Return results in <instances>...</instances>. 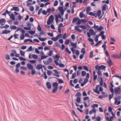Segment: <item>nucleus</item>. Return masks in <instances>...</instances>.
<instances>
[{
	"instance_id": "nucleus-34",
	"label": "nucleus",
	"mask_w": 121,
	"mask_h": 121,
	"mask_svg": "<svg viewBox=\"0 0 121 121\" xmlns=\"http://www.w3.org/2000/svg\"><path fill=\"white\" fill-rule=\"evenodd\" d=\"M108 96V95L107 93H106L104 95H101L99 96L98 97L101 99H102L103 98H105L106 97H107Z\"/></svg>"
},
{
	"instance_id": "nucleus-41",
	"label": "nucleus",
	"mask_w": 121,
	"mask_h": 121,
	"mask_svg": "<svg viewBox=\"0 0 121 121\" xmlns=\"http://www.w3.org/2000/svg\"><path fill=\"white\" fill-rule=\"evenodd\" d=\"M56 65L57 66L58 65L60 68H63L65 66V65L62 63H59Z\"/></svg>"
},
{
	"instance_id": "nucleus-39",
	"label": "nucleus",
	"mask_w": 121,
	"mask_h": 121,
	"mask_svg": "<svg viewBox=\"0 0 121 121\" xmlns=\"http://www.w3.org/2000/svg\"><path fill=\"white\" fill-rule=\"evenodd\" d=\"M59 83H65V82L62 79H60L59 78L57 79Z\"/></svg>"
},
{
	"instance_id": "nucleus-8",
	"label": "nucleus",
	"mask_w": 121,
	"mask_h": 121,
	"mask_svg": "<svg viewBox=\"0 0 121 121\" xmlns=\"http://www.w3.org/2000/svg\"><path fill=\"white\" fill-rule=\"evenodd\" d=\"M114 92L116 95H119L121 92V89L120 86L116 87L114 89Z\"/></svg>"
},
{
	"instance_id": "nucleus-59",
	"label": "nucleus",
	"mask_w": 121,
	"mask_h": 121,
	"mask_svg": "<svg viewBox=\"0 0 121 121\" xmlns=\"http://www.w3.org/2000/svg\"><path fill=\"white\" fill-rule=\"evenodd\" d=\"M76 76V72H75L74 73L72 74V76L71 79H74Z\"/></svg>"
},
{
	"instance_id": "nucleus-50",
	"label": "nucleus",
	"mask_w": 121,
	"mask_h": 121,
	"mask_svg": "<svg viewBox=\"0 0 121 121\" xmlns=\"http://www.w3.org/2000/svg\"><path fill=\"white\" fill-rule=\"evenodd\" d=\"M59 58H58L55 59V60H54V62L56 65H57V64L58 65V64L59 63L58 61L59 60Z\"/></svg>"
},
{
	"instance_id": "nucleus-21",
	"label": "nucleus",
	"mask_w": 121,
	"mask_h": 121,
	"mask_svg": "<svg viewBox=\"0 0 121 121\" xmlns=\"http://www.w3.org/2000/svg\"><path fill=\"white\" fill-rule=\"evenodd\" d=\"M9 26L7 24L5 25L4 26H0V29H2L4 28L5 29H7L9 28Z\"/></svg>"
},
{
	"instance_id": "nucleus-51",
	"label": "nucleus",
	"mask_w": 121,
	"mask_h": 121,
	"mask_svg": "<svg viewBox=\"0 0 121 121\" xmlns=\"http://www.w3.org/2000/svg\"><path fill=\"white\" fill-rule=\"evenodd\" d=\"M47 74L49 76H50L51 75L52 73V72L50 70H47Z\"/></svg>"
},
{
	"instance_id": "nucleus-43",
	"label": "nucleus",
	"mask_w": 121,
	"mask_h": 121,
	"mask_svg": "<svg viewBox=\"0 0 121 121\" xmlns=\"http://www.w3.org/2000/svg\"><path fill=\"white\" fill-rule=\"evenodd\" d=\"M8 7L6 9V14H8L9 15V16H10L11 13V12L12 11H11V9L10 11H8L7 9L8 8Z\"/></svg>"
},
{
	"instance_id": "nucleus-3",
	"label": "nucleus",
	"mask_w": 121,
	"mask_h": 121,
	"mask_svg": "<svg viewBox=\"0 0 121 121\" xmlns=\"http://www.w3.org/2000/svg\"><path fill=\"white\" fill-rule=\"evenodd\" d=\"M54 20V17L53 15H51L48 18L47 21V24L50 25L53 23Z\"/></svg>"
},
{
	"instance_id": "nucleus-30",
	"label": "nucleus",
	"mask_w": 121,
	"mask_h": 121,
	"mask_svg": "<svg viewBox=\"0 0 121 121\" xmlns=\"http://www.w3.org/2000/svg\"><path fill=\"white\" fill-rule=\"evenodd\" d=\"M65 51L69 55L71 53V52L69 50L68 47H66L65 48Z\"/></svg>"
},
{
	"instance_id": "nucleus-20",
	"label": "nucleus",
	"mask_w": 121,
	"mask_h": 121,
	"mask_svg": "<svg viewBox=\"0 0 121 121\" xmlns=\"http://www.w3.org/2000/svg\"><path fill=\"white\" fill-rule=\"evenodd\" d=\"M55 17V20L56 22V23L60 21V20L59 19V18L58 16V14H56L54 15Z\"/></svg>"
},
{
	"instance_id": "nucleus-32",
	"label": "nucleus",
	"mask_w": 121,
	"mask_h": 121,
	"mask_svg": "<svg viewBox=\"0 0 121 121\" xmlns=\"http://www.w3.org/2000/svg\"><path fill=\"white\" fill-rule=\"evenodd\" d=\"M108 60L107 61V62L108 63L109 66L110 67L111 65H112V61L110 59V57H108Z\"/></svg>"
},
{
	"instance_id": "nucleus-2",
	"label": "nucleus",
	"mask_w": 121,
	"mask_h": 121,
	"mask_svg": "<svg viewBox=\"0 0 121 121\" xmlns=\"http://www.w3.org/2000/svg\"><path fill=\"white\" fill-rule=\"evenodd\" d=\"M53 89L52 92L53 93H55L57 91L58 86V83L57 82H53L52 84Z\"/></svg>"
},
{
	"instance_id": "nucleus-18",
	"label": "nucleus",
	"mask_w": 121,
	"mask_h": 121,
	"mask_svg": "<svg viewBox=\"0 0 121 121\" xmlns=\"http://www.w3.org/2000/svg\"><path fill=\"white\" fill-rule=\"evenodd\" d=\"M42 65L41 64H39L37 65L36 66V69L38 70H40L43 68Z\"/></svg>"
},
{
	"instance_id": "nucleus-61",
	"label": "nucleus",
	"mask_w": 121,
	"mask_h": 121,
	"mask_svg": "<svg viewBox=\"0 0 121 121\" xmlns=\"http://www.w3.org/2000/svg\"><path fill=\"white\" fill-rule=\"evenodd\" d=\"M89 31L90 32V33H91V35L92 36L93 35L94 31L92 29H91L89 30Z\"/></svg>"
},
{
	"instance_id": "nucleus-52",
	"label": "nucleus",
	"mask_w": 121,
	"mask_h": 121,
	"mask_svg": "<svg viewBox=\"0 0 121 121\" xmlns=\"http://www.w3.org/2000/svg\"><path fill=\"white\" fill-rule=\"evenodd\" d=\"M37 30L39 31H41L42 30V27L39 24L38 25L37 28Z\"/></svg>"
},
{
	"instance_id": "nucleus-19",
	"label": "nucleus",
	"mask_w": 121,
	"mask_h": 121,
	"mask_svg": "<svg viewBox=\"0 0 121 121\" xmlns=\"http://www.w3.org/2000/svg\"><path fill=\"white\" fill-rule=\"evenodd\" d=\"M108 5L106 4H104L102 6V11H105L108 9Z\"/></svg>"
},
{
	"instance_id": "nucleus-49",
	"label": "nucleus",
	"mask_w": 121,
	"mask_h": 121,
	"mask_svg": "<svg viewBox=\"0 0 121 121\" xmlns=\"http://www.w3.org/2000/svg\"><path fill=\"white\" fill-rule=\"evenodd\" d=\"M91 9L90 7H88L86 9V11L87 13L88 14V13L90 11H91Z\"/></svg>"
},
{
	"instance_id": "nucleus-33",
	"label": "nucleus",
	"mask_w": 121,
	"mask_h": 121,
	"mask_svg": "<svg viewBox=\"0 0 121 121\" xmlns=\"http://www.w3.org/2000/svg\"><path fill=\"white\" fill-rule=\"evenodd\" d=\"M60 54L59 53H58L56 54L55 56H53V58L54 59H55L56 58H60Z\"/></svg>"
},
{
	"instance_id": "nucleus-46",
	"label": "nucleus",
	"mask_w": 121,
	"mask_h": 121,
	"mask_svg": "<svg viewBox=\"0 0 121 121\" xmlns=\"http://www.w3.org/2000/svg\"><path fill=\"white\" fill-rule=\"evenodd\" d=\"M101 13V11L100 10H98L97 12V13L96 14V15L98 16V17H100Z\"/></svg>"
},
{
	"instance_id": "nucleus-42",
	"label": "nucleus",
	"mask_w": 121,
	"mask_h": 121,
	"mask_svg": "<svg viewBox=\"0 0 121 121\" xmlns=\"http://www.w3.org/2000/svg\"><path fill=\"white\" fill-rule=\"evenodd\" d=\"M76 48H70V49L71 50V51L73 54H75L76 52Z\"/></svg>"
},
{
	"instance_id": "nucleus-12",
	"label": "nucleus",
	"mask_w": 121,
	"mask_h": 121,
	"mask_svg": "<svg viewBox=\"0 0 121 121\" xmlns=\"http://www.w3.org/2000/svg\"><path fill=\"white\" fill-rule=\"evenodd\" d=\"M6 20L4 18H1L0 19V24L3 26L5 24Z\"/></svg>"
},
{
	"instance_id": "nucleus-56",
	"label": "nucleus",
	"mask_w": 121,
	"mask_h": 121,
	"mask_svg": "<svg viewBox=\"0 0 121 121\" xmlns=\"http://www.w3.org/2000/svg\"><path fill=\"white\" fill-rule=\"evenodd\" d=\"M25 37V35L24 34H21L20 36V38L21 40L23 39Z\"/></svg>"
},
{
	"instance_id": "nucleus-40",
	"label": "nucleus",
	"mask_w": 121,
	"mask_h": 121,
	"mask_svg": "<svg viewBox=\"0 0 121 121\" xmlns=\"http://www.w3.org/2000/svg\"><path fill=\"white\" fill-rule=\"evenodd\" d=\"M10 28L12 30H16L17 28V27L15 25L11 26Z\"/></svg>"
},
{
	"instance_id": "nucleus-6",
	"label": "nucleus",
	"mask_w": 121,
	"mask_h": 121,
	"mask_svg": "<svg viewBox=\"0 0 121 121\" xmlns=\"http://www.w3.org/2000/svg\"><path fill=\"white\" fill-rule=\"evenodd\" d=\"M111 113L112 115V116L110 118H109V117L110 116V114H109V115H108V116H107L106 118V120L107 121H112L113 119V117H115V115L114 114L113 112H112Z\"/></svg>"
},
{
	"instance_id": "nucleus-26",
	"label": "nucleus",
	"mask_w": 121,
	"mask_h": 121,
	"mask_svg": "<svg viewBox=\"0 0 121 121\" xmlns=\"http://www.w3.org/2000/svg\"><path fill=\"white\" fill-rule=\"evenodd\" d=\"M8 34L7 30L6 29L5 30H4L2 31L1 33H0V34L3 35V34Z\"/></svg>"
},
{
	"instance_id": "nucleus-31",
	"label": "nucleus",
	"mask_w": 121,
	"mask_h": 121,
	"mask_svg": "<svg viewBox=\"0 0 121 121\" xmlns=\"http://www.w3.org/2000/svg\"><path fill=\"white\" fill-rule=\"evenodd\" d=\"M26 24L27 25V26L31 30L32 23H30L29 22H27L26 23Z\"/></svg>"
},
{
	"instance_id": "nucleus-27",
	"label": "nucleus",
	"mask_w": 121,
	"mask_h": 121,
	"mask_svg": "<svg viewBox=\"0 0 121 121\" xmlns=\"http://www.w3.org/2000/svg\"><path fill=\"white\" fill-rule=\"evenodd\" d=\"M27 60L29 61L30 63V64H34L36 63V60Z\"/></svg>"
},
{
	"instance_id": "nucleus-62",
	"label": "nucleus",
	"mask_w": 121,
	"mask_h": 121,
	"mask_svg": "<svg viewBox=\"0 0 121 121\" xmlns=\"http://www.w3.org/2000/svg\"><path fill=\"white\" fill-rule=\"evenodd\" d=\"M50 49V47L49 46H46L44 48V50L45 51L47 50H49Z\"/></svg>"
},
{
	"instance_id": "nucleus-60",
	"label": "nucleus",
	"mask_w": 121,
	"mask_h": 121,
	"mask_svg": "<svg viewBox=\"0 0 121 121\" xmlns=\"http://www.w3.org/2000/svg\"><path fill=\"white\" fill-rule=\"evenodd\" d=\"M32 46H31L29 47L26 50V51L28 52L32 51Z\"/></svg>"
},
{
	"instance_id": "nucleus-10",
	"label": "nucleus",
	"mask_w": 121,
	"mask_h": 121,
	"mask_svg": "<svg viewBox=\"0 0 121 121\" xmlns=\"http://www.w3.org/2000/svg\"><path fill=\"white\" fill-rule=\"evenodd\" d=\"M53 71L55 73H52L53 76H55L57 77H60V76L59 75V73L57 70L56 69H54L53 70Z\"/></svg>"
},
{
	"instance_id": "nucleus-63",
	"label": "nucleus",
	"mask_w": 121,
	"mask_h": 121,
	"mask_svg": "<svg viewBox=\"0 0 121 121\" xmlns=\"http://www.w3.org/2000/svg\"><path fill=\"white\" fill-rule=\"evenodd\" d=\"M23 29L25 30H29L30 31L31 30L29 27L27 26H24L23 27Z\"/></svg>"
},
{
	"instance_id": "nucleus-7",
	"label": "nucleus",
	"mask_w": 121,
	"mask_h": 121,
	"mask_svg": "<svg viewBox=\"0 0 121 121\" xmlns=\"http://www.w3.org/2000/svg\"><path fill=\"white\" fill-rule=\"evenodd\" d=\"M106 66L104 65H101L100 66L99 65H96L95 68L96 69H99L101 70V69L105 70L106 69Z\"/></svg>"
},
{
	"instance_id": "nucleus-28",
	"label": "nucleus",
	"mask_w": 121,
	"mask_h": 121,
	"mask_svg": "<svg viewBox=\"0 0 121 121\" xmlns=\"http://www.w3.org/2000/svg\"><path fill=\"white\" fill-rule=\"evenodd\" d=\"M71 39H66V41L65 42V43L66 45H68L70 42L71 43Z\"/></svg>"
},
{
	"instance_id": "nucleus-9",
	"label": "nucleus",
	"mask_w": 121,
	"mask_h": 121,
	"mask_svg": "<svg viewBox=\"0 0 121 121\" xmlns=\"http://www.w3.org/2000/svg\"><path fill=\"white\" fill-rule=\"evenodd\" d=\"M31 54H30L29 56V58L32 59V58L35 59H37L38 58V56L36 55L32 54V55Z\"/></svg>"
},
{
	"instance_id": "nucleus-1",
	"label": "nucleus",
	"mask_w": 121,
	"mask_h": 121,
	"mask_svg": "<svg viewBox=\"0 0 121 121\" xmlns=\"http://www.w3.org/2000/svg\"><path fill=\"white\" fill-rule=\"evenodd\" d=\"M76 23L77 25H80L83 23V19H80L78 17H75L74 18L73 20L72 23Z\"/></svg>"
},
{
	"instance_id": "nucleus-4",
	"label": "nucleus",
	"mask_w": 121,
	"mask_h": 121,
	"mask_svg": "<svg viewBox=\"0 0 121 121\" xmlns=\"http://www.w3.org/2000/svg\"><path fill=\"white\" fill-rule=\"evenodd\" d=\"M86 74H87L86 76L84 81V85L85 84L87 83L88 82V79L90 76L89 74V73L87 74L86 71H84V77L85 76Z\"/></svg>"
},
{
	"instance_id": "nucleus-36",
	"label": "nucleus",
	"mask_w": 121,
	"mask_h": 121,
	"mask_svg": "<svg viewBox=\"0 0 121 121\" xmlns=\"http://www.w3.org/2000/svg\"><path fill=\"white\" fill-rule=\"evenodd\" d=\"M112 57L115 59H119V56L118 55H113L112 56Z\"/></svg>"
},
{
	"instance_id": "nucleus-11",
	"label": "nucleus",
	"mask_w": 121,
	"mask_h": 121,
	"mask_svg": "<svg viewBox=\"0 0 121 121\" xmlns=\"http://www.w3.org/2000/svg\"><path fill=\"white\" fill-rule=\"evenodd\" d=\"M11 11L13 10L15 11L19 12V9L18 6H14L11 9Z\"/></svg>"
},
{
	"instance_id": "nucleus-55",
	"label": "nucleus",
	"mask_w": 121,
	"mask_h": 121,
	"mask_svg": "<svg viewBox=\"0 0 121 121\" xmlns=\"http://www.w3.org/2000/svg\"><path fill=\"white\" fill-rule=\"evenodd\" d=\"M19 59L21 61H25L26 60L25 58H24L22 56L20 57V58H19Z\"/></svg>"
},
{
	"instance_id": "nucleus-64",
	"label": "nucleus",
	"mask_w": 121,
	"mask_h": 121,
	"mask_svg": "<svg viewBox=\"0 0 121 121\" xmlns=\"http://www.w3.org/2000/svg\"><path fill=\"white\" fill-rule=\"evenodd\" d=\"M58 4V2L57 0H56L55 1L54 3V6H57Z\"/></svg>"
},
{
	"instance_id": "nucleus-22",
	"label": "nucleus",
	"mask_w": 121,
	"mask_h": 121,
	"mask_svg": "<svg viewBox=\"0 0 121 121\" xmlns=\"http://www.w3.org/2000/svg\"><path fill=\"white\" fill-rule=\"evenodd\" d=\"M14 36V35H11L9 37V38H8L7 39L8 40H10V41L12 43H16V44H19L18 43H16L15 42H13V41H12V40H11V39Z\"/></svg>"
},
{
	"instance_id": "nucleus-17",
	"label": "nucleus",
	"mask_w": 121,
	"mask_h": 121,
	"mask_svg": "<svg viewBox=\"0 0 121 121\" xmlns=\"http://www.w3.org/2000/svg\"><path fill=\"white\" fill-rule=\"evenodd\" d=\"M72 47L71 48H77V42L74 43L72 42H71L70 43Z\"/></svg>"
},
{
	"instance_id": "nucleus-5",
	"label": "nucleus",
	"mask_w": 121,
	"mask_h": 121,
	"mask_svg": "<svg viewBox=\"0 0 121 121\" xmlns=\"http://www.w3.org/2000/svg\"><path fill=\"white\" fill-rule=\"evenodd\" d=\"M121 95L118 96V98L115 97L114 98L115 100V104L117 105L120 104L121 103V102L120 100H121Z\"/></svg>"
},
{
	"instance_id": "nucleus-14",
	"label": "nucleus",
	"mask_w": 121,
	"mask_h": 121,
	"mask_svg": "<svg viewBox=\"0 0 121 121\" xmlns=\"http://www.w3.org/2000/svg\"><path fill=\"white\" fill-rule=\"evenodd\" d=\"M11 53L10 54V56L14 57L15 56L16 53H17L16 51L15 50H11Z\"/></svg>"
},
{
	"instance_id": "nucleus-16",
	"label": "nucleus",
	"mask_w": 121,
	"mask_h": 121,
	"mask_svg": "<svg viewBox=\"0 0 121 121\" xmlns=\"http://www.w3.org/2000/svg\"><path fill=\"white\" fill-rule=\"evenodd\" d=\"M10 19L13 20L14 21H15L16 19L15 18V16L14 15V14L13 13H11L10 14V16H9Z\"/></svg>"
},
{
	"instance_id": "nucleus-38",
	"label": "nucleus",
	"mask_w": 121,
	"mask_h": 121,
	"mask_svg": "<svg viewBox=\"0 0 121 121\" xmlns=\"http://www.w3.org/2000/svg\"><path fill=\"white\" fill-rule=\"evenodd\" d=\"M81 93L79 92H77L75 95V96L77 97H81Z\"/></svg>"
},
{
	"instance_id": "nucleus-15",
	"label": "nucleus",
	"mask_w": 121,
	"mask_h": 121,
	"mask_svg": "<svg viewBox=\"0 0 121 121\" xmlns=\"http://www.w3.org/2000/svg\"><path fill=\"white\" fill-rule=\"evenodd\" d=\"M46 85L47 88L48 89H51L52 88V86L51 83L48 82H46Z\"/></svg>"
},
{
	"instance_id": "nucleus-54",
	"label": "nucleus",
	"mask_w": 121,
	"mask_h": 121,
	"mask_svg": "<svg viewBox=\"0 0 121 121\" xmlns=\"http://www.w3.org/2000/svg\"><path fill=\"white\" fill-rule=\"evenodd\" d=\"M64 6H60L59 7L58 9L59 11L60 12L63 11Z\"/></svg>"
},
{
	"instance_id": "nucleus-37",
	"label": "nucleus",
	"mask_w": 121,
	"mask_h": 121,
	"mask_svg": "<svg viewBox=\"0 0 121 121\" xmlns=\"http://www.w3.org/2000/svg\"><path fill=\"white\" fill-rule=\"evenodd\" d=\"M88 14L90 15L95 16L96 18L97 17V16L96 15V14L92 12H89Z\"/></svg>"
},
{
	"instance_id": "nucleus-44",
	"label": "nucleus",
	"mask_w": 121,
	"mask_h": 121,
	"mask_svg": "<svg viewBox=\"0 0 121 121\" xmlns=\"http://www.w3.org/2000/svg\"><path fill=\"white\" fill-rule=\"evenodd\" d=\"M25 52L22 50H20V53L21 55L23 56H25Z\"/></svg>"
},
{
	"instance_id": "nucleus-47",
	"label": "nucleus",
	"mask_w": 121,
	"mask_h": 121,
	"mask_svg": "<svg viewBox=\"0 0 121 121\" xmlns=\"http://www.w3.org/2000/svg\"><path fill=\"white\" fill-rule=\"evenodd\" d=\"M36 72L35 69H33L31 70V74L32 75H33L36 73Z\"/></svg>"
},
{
	"instance_id": "nucleus-45",
	"label": "nucleus",
	"mask_w": 121,
	"mask_h": 121,
	"mask_svg": "<svg viewBox=\"0 0 121 121\" xmlns=\"http://www.w3.org/2000/svg\"><path fill=\"white\" fill-rule=\"evenodd\" d=\"M104 81L102 77L100 78V86H102L103 84Z\"/></svg>"
},
{
	"instance_id": "nucleus-25",
	"label": "nucleus",
	"mask_w": 121,
	"mask_h": 121,
	"mask_svg": "<svg viewBox=\"0 0 121 121\" xmlns=\"http://www.w3.org/2000/svg\"><path fill=\"white\" fill-rule=\"evenodd\" d=\"M75 102L79 103H82L81 97H77Z\"/></svg>"
},
{
	"instance_id": "nucleus-48",
	"label": "nucleus",
	"mask_w": 121,
	"mask_h": 121,
	"mask_svg": "<svg viewBox=\"0 0 121 121\" xmlns=\"http://www.w3.org/2000/svg\"><path fill=\"white\" fill-rule=\"evenodd\" d=\"M53 53V50H50L49 52L48 53V55L49 56H51Z\"/></svg>"
},
{
	"instance_id": "nucleus-57",
	"label": "nucleus",
	"mask_w": 121,
	"mask_h": 121,
	"mask_svg": "<svg viewBox=\"0 0 121 121\" xmlns=\"http://www.w3.org/2000/svg\"><path fill=\"white\" fill-rule=\"evenodd\" d=\"M5 58L6 60H9L10 59V56L9 55L6 54H5Z\"/></svg>"
},
{
	"instance_id": "nucleus-13",
	"label": "nucleus",
	"mask_w": 121,
	"mask_h": 121,
	"mask_svg": "<svg viewBox=\"0 0 121 121\" xmlns=\"http://www.w3.org/2000/svg\"><path fill=\"white\" fill-rule=\"evenodd\" d=\"M27 67L29 70H31L34 68V66L32 64L29 63H28L27 64Z\"/></svg>"
},
{
	"instance_id": "nucleus-29",
	"label": "nucleus",
	"mask_w": 121,
	"mask_h": 121,
	"mask_svg": "<svg viewBox=\"0 0 121 121\" xmlns=\"http://www.w3.org/2000/svg\"><path fill=\"white\" fill-rule=\"evenodd\" d=\"M81 52L82 53L79 56L80 59H82L83 58V48H82L81 49Z\"/></svg>"
},
{
	"instance_id": "nucleus-58",
	"label": "nucleus",
	"mask_w": 121,
	"mask_h": 121,
	"mask_svg": "<svg viewBox=\"0 0 121 121\" xmlns=\"http://www.w3.org/2000/svg\"><path fill=\"white\" fill-rule=\"evenodd\" d=\"M42 13L43 15H47L48 14V13H47V10L46 11L45 10H42Z\"/></svg>"
},
{
	"instance_id": "nucleus-24",
	"label": "nucleus",
	"mask_w": 121,
	"mask_h": 121,
	"mask_svg": "<svg viewBox=\"0 0 121 121\" xmlns=\"http://www.w3.org/2000/svg\"><path fill=\"white\" fill-rule=\"evenodd\" d=\"M52 58H49L48 59V61H46V62H47L48 64H46L48 65L49 64L52 63Z\"/></svg>"
},
{
	"instance_id": "nucleus-53",
	"label": "nucleus",
	"mask_w": 121,
	"mask_h": 121,
	"mask_svg": "<svg viewBox=\"0 0 121 121\" xmlns=\"http://www.w3.org/2000/svg\"><path fill=\"white\" fill-rule=\"evenodd\" d=\"M79 16L81 18H83V10H82V12L80 13Z\"/></svg>"
},
{
	"instance_id": "nucleus-35",
	"label": "nucleus",
	"mask_w": 121,
	"mask_h": 121,
	"mask_svg": "<svg viewBox=\"0 0 121 121\" xmlns=\"http://www.w3.org/2000/svg\"><path fill=\"white\" fill-rule=\"evenodd\" d=\"M57 35L56 37H53L51 38V39L54 41H56L59 39Z\"/></svg>"
},
{
	"instance_id": "nucleus-23",
	"label": "nucleus",
	"mask_w": 121,
	"mask_h": 121,
	"mask_svg": "<svg viewBox=\"0 0 121 121\" xmlns=\"http://www.w3.org/2000/svg\"><path fill=\"white\" fill-rule=\"evenodd\" d=\"M28 32L31 35H33L35 33V29L34 30H31L30 31H28Z\"/></svg>"
}]
</instances>
